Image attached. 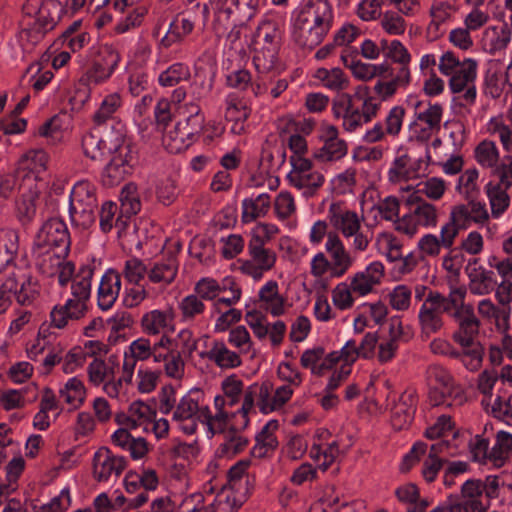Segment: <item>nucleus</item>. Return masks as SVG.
Returning a JSON list of instances; mask_svg holds the SVG:
<instances>
[{
	"mask_svg": "<svg viewBox=\"0 0 512 512\" xmlns=\"http://www.w3.org/2000/svg\"><path fill=\"white\" fill-rule=\"evenodd\" d=\"M120 214L116 219V228L120 230L126 226V221L131 216L136 215L141 209L138 188L135 183H127L120 191Z\"/></svg>",
	"mask_w": 512,
	"mask_h": 512,
	"instance_id": "47",
	"label": "nucleus"
},
{
	"mask_svg": "<svg viewBox=\"0 0 512 512\" xmlns=\"http://www.w3.org/2000/svg\"><path fill=\"white\" fill-rule=\"evenodd\" d=\"M157 416V412L144 401H133L126 412L117 413L115 422L119 426L130 427V429H141L147 431L150 420Z\"/></svg>",
	"mask_w": 512,
	"mask_h": 512,
	"instance_id": "33",
	"label": "nucleus"
},
{
	"mask_svg": "<svg viewBox=\"0 0 512 512\" xmlns=\"http://www.w3.org/2000/svg\"><path fill=\"white\" fill-rule=\"evenodd\" d=\"M48 162L49 155L45 150L31 149L20 159L16 175L20 182H24L27 178H35L37 186L44 187L45 181L42 174L46 172Z\"/></svg>",
	"mask_w": 512,
	"mask_h": 512,
	"instance_id": "27",
	"label": "nucleus"
},
{
	"mask_svg": "<svg viewBox=\"0 0 512 512\" xmlns=\"http://www.w3.org/2000/svg\"><path fill=\"white\" fill-rule=\"evenodd\" d=\"M127 460L106 447L99 448L93 456V477L97 482L117 479L125 470Z\"/></svg>",
	"mask_w": 512,
	"mask_h": 512,
	"instance_id": "22",
	"label": "nucleus"
},
{
	"mask_svg": "<svg viewBox=\"0 0 512 512\" xmlns=\"http://www.w3.org/2000/svg\"><path fill=\"white\" fill-rule=\"evenodd\" d=\"M411 81L412 75L403 69L391 72L389 80H378L374 85L373 90L379 99L370 95L367 86L359 85L354 94L342 93L333 99L332 114L342 121L346 132H357L377 116L381 101L391 99L398 90L406 89Z\"/></svg>",
	"mask_w": 512,
	"mask_h": 512,
	"instance_id": "2",
	"label": "nucleus"
},
{
	"mask_svg": "<svg viewBox=\"0 0 512 512\" xmlns=\"http://www.w3.org/2000/svg\"><path fill=\"white\" fill-rule=\"evenodd\" d=\"M23 11L46 31H51L57 24L62 5L58 0H27Z\"/></svg>",
	"mask_w": 512,
	"mask_h": 512,
	"instance_id": "25",
	"label": "nucleus"
},
{
	"mask_svg": "<svg viewBox=\"0 0 512 512\" xmlns=\"http://www.w3.org/2000/svg\"><path fill=\"white\" fill-rule=\"evenodd\" d=\"M489 500L484 495L482 481L470 479L463 483L458 507L464 512H485L489 507Z\"/></svg>",
	"mask_w": 512,
	"mask_h": 512,
	"instance_id": "38",
	"label": "nucleus"
},
{
	"mask_svg": "<svg viewBox=\"0 0 512 512\" xmlns=\"http://www.w3.org/2000/svg\"><path fill=\"white\" fill-rule=\"evenodd\" d=\"M33 247L70 249V234L64 221L50 218L39 229Z\"/></svg>",
	"mask_w": 512,
	"mask_h": 512,
	"instance_id": "23",
	"label": "nucleus"
},
{
	"mask_svg": "<svg viewBox=\"0 0 512 512\" xmlns=\"http://www.w3.org/2000/svg\"><path fill=\"white\" fill-rule=\"evenodd\" d=\"M487 132L490 135H495L499 138L502 148L505 152H512V124L505 116L498 115L491 117L486 124Z\"/></svg>",
	"mask_w": 512,
	"mask_h": 512,
	"instance_id": "57",
	"label": "nucleus"
},
{
	"mask_svg": "<svg viewBox=\"0 0 512 512\" xmlns=\"http://www.w3.org/2000/svg\"><path fill=\"white\" fill-rule=\"evenodd\" d=\"M44 187L37 186L35 178H27L20 182L18 190L19 199L16 202V215L23 224H29L36 216V201Z\"/></svg>",
	"mask_w": 512,
	"mask_h": 512,
	"instance_id": "29",
	"label": "nucleus"
},
{
	"mask_svg": "<svg viewBox=\"0 0 512 512\" xmlns=\"http://www.w3.org/2000/svg\"><path fill=\"white\" fill-rule=\"evenodd\" d=\"M382 45L385 58L399 65L396 70L403 69V71H407L411 74L410 64L412 61V55L405 45L397 39H393L390 42L383 40Z\"/></svg>",
	"mask_w": 512,
	"mask_h": 512,
	"instance_id": "56",
	"label": "nucleus"
},
{
	"mask_svg": "<svg viewBox=\"0 0 512 512\" xmlns=\"http://www.w3.org/2000/svg\"><path fill=\"white\" fill-rule=\"evenodd\" d=\"M426 378L430 384H435L442 390L439 395L433 396L431 400L434 406H446L449 408H459L468 401V395L464 386L459 383L452 372L440 364H431L426 369Z\"/></svg>",
	"mask_w": 512,
	"mask_h": 512,
	"instance_id": "12",
	"label": "nucleus"
},
{
	"mask_svg": "<svg viewBox=\"0 0 512 512\" xmlns=\"http://www.w3.org/2000/svg\"><path fill=\"white\" fill-rule=\"evenodd\" d=\"M18 249V232L10 228L0 229V272L13 265Z\"/></svg>",
	"mask_w": 512,
	"mask_h": 512,
	"instance_id": "53",
	"label": "nucleus"
},
{
	"mask_svg": "<svg viewBox=\"0 0 512 512\" xmlns=\"http://www.w3.org/2000/svg\"><path fill=\"white\" fill-rule=\"evenodd\" d=\"M468 285L464 287L474 296L490 294L497 285L494 271L485 268L478 258H470L466 266Z\"/></svg>",
	"mask_w": 512,
	"mask_h": 512,
	"instance_id": "24",
	"label": "nucleus"
},
{
	"mask_svg": "<svg viewBox=\"0 0 512 512\" xmlns=\"http://www.w3.org/2000/svg\"><path fill=\"white\" fill-rule=\"evenodd\" d=\"M512 452V434L499 431L496 434L495 444L491 448L490 463L495 467H502Z\"/></svg>",
	"mask_w": 512,
	"mask_h": 512,
	"instance_id": "64",
	"label": "nucleus"
},
{
	"mask_svg": "<svg viewBox=\"0 0 512 512\" xmlns=\"http://www.w3.org/2000/svg\"><path fill=\"white\" fill-rule=\"evenodd\" d=\"M119 370L117 356L111 355L106 359L94 358L87 367L88 380L93 386L103 385L104 392L111 398H118L124 394V370L116 379Z\"/></svg>",
	"mask_w": 512,
	"mask_h": 512,
	"instance_id": "16",
	"label": "nucleus"
},
{
	"mask_svg": "<svg viewBox=\"0 0 512 512\" xmlns=\"http://www.w3.org/2000/svg\"><path fill=\"white\" fill-rule=\"evenodd\" d=\"M196 15L182 13L176 15L170 22L168 30L159 42V47L168 49L175 44H181L195 28Z\"/></svg>",
	"mask_w": 512,
	"mask_h": 512,
	"instance_id": "37",
	"label": "nucleus"
},
{
	"mask_svg": "<svg viewBox=\"0 0 512 512\" xmlns=\"http://www.w3.org/2000/svg\"><path fill=\"white\" fill-rule=\"evenodd\" d=\"M431 163L430 148L426 149L424 157L413 159L407 152L394 157L387 171V180L391 185H399L402 191H409L411 186H402L411 180L418 179L425 174Z\"/></svg>",
	"mask_w": 512,
	"mask_h": 512,
	"instance_id": "17",
	"label": "nucleus"
},
{
	"mask_svg": "<svg viewBox=\"0 0 512 512\" xmlns=\"http://www.w3.org/2000/svg\"><path fill=\"white\" fill-rule=\"evenodd\" d=\"M182 323H192L202 317L206 312V305L194 293L184 296L177 304Z\"/></svg>",
	"mask_w": 512,
	"mask_h": 512,
	"instance_id": "58",
	"label": "nucleus"
},
{
	"mask_svg": "<svg viewBox=\"0 0 512 512\" xmlns=\"http://www.w3.org/2000/svg\"><path fill=\"white\" fill-rule=\"evenodd\" d=\"M278 233L277 225L265 222L256 224L250 230L247 243L248 257L238 260V269L243 275L258 282L275 268L278 254L268 244Z\"/></svg>",
	"mask_w": 512,
	"mask_h": 512,
	"instance_id": "5",
	"label": "nucleus"
},
{
	"mask_svg": "<svg viewBox=\"0 0 512 512\" xmlns=\"http://www.w3.org/2000/svg\"><path fill=\"white\" fill-rule=\"evenodd\" d=\"M476 317L485 323H494L499 330L508 328L509 312L499 307L490 298H484L478 301L476 305Z\"/></svg>",
	"mask_w": 512,
	"mask_h": 512,
	"instance_id": "48",
	"label": "nucleus"
},
{
	"mask_svg": "<svg viewBox=\"0 0 512 512\" xmlns=\"http://www.w3.org/2000/svg\"><path fill=\"white\" fill-rule=\"evenodd\" d=\"M475 162L490 174L497 169L502 158L497 144L493 140L484 139L480 141L473 150Z\"/></svg>",
	"mask_w": 512,
	"mask_h": 512,
	"instance_id": "49",
	"label": "nucleus"
},
{
	"mask_svg": "<svg viewBox=\"0 0 512 512\" xmlns=\"http://www.w3.org/2000/svg\"><path fill=\"white\" fill-rule=\"evenodd\" d=\"M313 78L324 88L334 92L344 91L350 86L348 75L339 67H320L314 71Z\"/></svg>",
	"mask_w": 512,
	"mask_h": 512,
	"instance_id": "50",
	"label": "nucleus"
},
{
	"mask_svg": "<svg viewBox=\"0 0 512 512\" xmlns=\"http://www.w3.org/2000/svg\"><path fill=\"white\" fill-rule=\"evenodd\" d=\"M325 251L317 252L310 260V274L315 278L328 275L332 279H340L355 264L356 257L345 247L336 232L328 234Z\"/></svg>",
	"mask_w": 512,
	"mask_h": 512,
	"instance_id": "8",
	"label": "nucleus"
},
{
	"mask_svg": "<svg viewBox=\"0 0 512 512\" xmlns=\"http://www.w3.org/2000/svg\"><path fill=\"white\" fill-rule=\"evenodd\" d=\"M407 202L412 206L410 211L421 228L431 229L438 225L439 210L436 205L423 199L417 193L410 194Z\"/></svg>",
	"mask_w": 512,
	"mask_h": 512,
	"instance_id": "44",
	"label": "nucleus"
},
{
	"mask_svg": "<svg viewBox=\"0 0 512 512\" xmlns=\"http://www.w3.org/2000/svg\"><path fill=\"white\" fill-rule=\"evenodd\" d=\"M409 104L414 107L413 119L408 126V142L430 148L432 138L441 130L443 105L436 102L420 101L410 97Z\"/></svg>",
	"mask_w": 512,
	"mask_h": 512,
	"instance_id": "10",
	"label": "nucleus"
},
{
	"mask_svg": "<svg viewBox=\"0 0 512 512\" xmlns=\"http://www.w3.org/2000/svg\"><path fill=\"white\" fill-rule=\"evenodd\" d=\"M121 290V276L114 269H107L102 275L97 289V304L107 311L115 304Z\"/></svg>",
	"mask_w": 512,
	"mask_h": 512,
	"instance_id": "41",
	"label": "nucleus"
},
{
	"mask_svg": "<svg viewBox=\"0 0 512 512\" xmlns=\"http://www.w3.org/2000/svg\"><path fill=\"white\" fill-rule=\"evenodd\" d=\"M439 72L448 78V88L452 94H459L463 107H472L477 100L476 79L478 62L473 58L459 57L452 51H445L438 60Z\"/></svg>",
	"mask_w": 512,
	"mask_h": 512,
	"instance_id": "7",
	"label": "nucleus"
},
{
	"mask_svg": "<svg viewBox=\"0 0 512 512\" xmlns=\"http://www.w3.org/2000/svg\"><path fill=\"white\" fill-rule=\"evenodd\" d=\"M290 185L298 190H303L306 197H312L325 183V176L322 172L312 169L288 180Z\"/></svg>",
	"mask_w": 512,
	"mask_h": 512,
	"instance_id": "59",
	"label": "nucleus"
},
{
	"mask_svg": "<svg viewBox=\"0 0 512 512\" xmlns=\"http://www.w3.org/2000/svg\"><path fill=\"white\" fill-rule=\"evenodd\" d=\"M96 187L87 180L76 182L70 193L69 214L73 225L83 229L95 222Z\"/></svg>",
	"mask_w": 512,
	"mask_h": 512,
	"instance_id": "15",
	"label": "nucleus"
},
{
	"mask_svg": "<svg viewBox=\"0 0 512 512\" xmlns=\"http://www.w3.org/2000/svg\"><path fill=\"white\" fill-rule=\"evenodd\" d=\"M184 109L189 115L185 119L178 121V125L185 130L186 136H190L195 141L204 129L205 116L199 104L195 102L186 103Z\"/></svg>",
	"mask_w": 512,
	"mask_h": 512,
	"instance_id": "55",
	"label": "nucleus"
},
{
	"mask_svg": "<svg viewBox=\"0 0 512 512\" xmlns=\"http://www.w3.org/2000/svg\"><path fill=\"white\" fill-rule=\"evenodd\" d=\"M92 265H82L70 280V295L63 304H56L50 312L51 326L63 329L70 321L85 317L89 310L94 276Z\"/></svg>",
	"mask_w": 512,
	"mask_h": 512,
	"instance_id": "6",
	"label": "nucleus"
},
{
	"mask_svg": "<svg viewBox=\"0 0 512 512\" xmlns=\"http://www.w3.org/2000/svg\"><path fill=\"white\" fill-rule=\"evenodd\" d=\"M178 265L176 259L170 257L163 261L156 262L148 272L151 282L167 286L172 283L177 275Z\"/></svg>",
	"mask_w": 512,
	"mask_h": 512,
	"instance_id": "63",
	"label": "nucleus"
},
{
	"mask_svg": "<svg viewBox=\"0 0 512 512\" xmlns=\"http://www.w3.org/2000/svg\"><path fill=\"white\" fill-rule=\"evenodd\" d=\"M417 396L415 391L406 390L391 407V424L396 430L408 427L416 412Z\"/></svg>",
	"mask_w": 512,
	"mask_h": 512,
	"instance_id": "40",
	"label": "nucleus"
},
{
	"mask_svg": "<svg viewBox=\"0 0 512 512\" xmlns=\"http://www.w3.org/2000/svg\"><path fill=\"white\" fill-rule=\"evenodd\" d=\"M512 41V29L508 23L487 26L481 35L482 49L489 55L506 51Z\"/></svg>",
	"mask_w": 512,
	"mask_h": 512,
	"instance_id": "36",
	"label": "nucleus"
},
{
	"mask_svg": "<svg viewBox=\"0 0 512 512\" xmlns=\"http://www.w3.org/2000/svg\"><path fill=\"white\" fill-rule=\"evenodd\" d=\"M294 388L281 385L272 392V385L268 382L253 383L247 387V391L239 408L241 414L240 426L245 428L249 424V414L254 410L255 404L264 414L281 410L291 399Z\"/></svg>",
	"mask_w": 512,
	"mask_h": 512,
	"instance_id": "9",
	"label": "nucleus"
},
{
	"mask_svg": "<svg viewBox=\"0 0 512 512\" xmlns=\"http://www.w3.org/2000/svg\"><path fill=\"white\" fill-rule=\"evenodd\" d=\"M250 465L249 459L239 460L232 465L227 472V483L224 487L249 496L255 484V477L248 471Z\"/></svg>",
	"mask_w": 512,
	"mask_h": 512,
	"instance_id": "42",
	"label": "nucleus"
},
{
	"mask_svg": "<svg viewBox=\"0 0 512 512\" xmlns=\"http://www.w3.org/2000/svg\"><path fill=\"white\" fill-rule=\"evenodd\" d=\"M507 190L501 187V184H495L494 181H489L484 186L490 207V218L499 219L508 210L511 199Z\"/></svg>",
	"mask_w": 512,
	"mask_h": 512,
	"instance_id": "51",
	"label": "nucleus"
},
{
	"mask_svg": "<svg viewBox=\"0 0 512 512\" xmlns=\"http://www.w3.org/2000/svg\"><path fill=\"white\" fill-rule=\"evenodd\" d=\"M331 225L346 239L361 229L362 219L357 212L343 206L342 202H332L327 211Z\"/></svg>",
	"mask_w": 512,
	"mask_h": 512,
	"instance_id": "32",
	"label": "nucleus"
},
{
	"mask_svg": "<svg viewBox=\"0 0 512 512\" xmlns=\"http://www.w3.org/2000/svg\"><path fill=\"white\" fill-rule=\"evenodd\" d=\"M168 344H170L169 335H161L154 343H151L150 339L143 336L133 340L127 346L123 355V370L126 385L132 383L138 361H146L152 357L155 362L156 353H159L161 348Z\"/></svg>",
	"mask_w": 512,
	"mask_h": 512,
	"instance_id": "19",
	"label": "nucleus"
},
{
	"mask_svg": "<svg viewBox=\"0 0 512 512\" xmlns=\"http://www.w3.org/2000/svg\"><path fill=\"white\" fill-rule=\"evenodd\" d=\"M90 63L79 81L86 86H97L108 81L117 70L121 55L112 44L93 46L89 50Z\"/></svg>",
	"mask_w": 512,
	"mask_h": 512,
	"instance_id": "13",
	"label": "nucleus"
},
{
	"mask_svg": "<svg viewBox=\"0 0 512 512\" xmlns=\"http://www.w3.org/2000/svg\"><path fill=\"white\" fill-rule=\"evenodd\" d=\"M184 133L186 134L185 130L178 125V122L170 129L166 128L164 130L162 142L169 153L183 152L194 143V140L190 136L184 135Z\"/></svg>",
	"mask_w": 512,
	"mask_h": 512,
	"instance_id": "60",
	"label": "nucleus"
},
{
	"mask_svg": "<svg viewBox=\"0 0 512 512\" xmlns=\"http://www.w3.org/2000/svg\"><path fill=\"white\" fill-rule=\"evenodd\" d=\"M403 337L404 327L401 317L394 316L389 321L388 335L378 339L376 355L380 364L389 363L395 358Z\"/></svg>",
	"mask_w": 512,
	"mask_h": 512,
	"instance_id": "35",
	"label": "nucleus"
},
{
	"mask_svg": "<svg viewBox=\"0 0 512 512\" xmlns=\"http://www.w3.org/2000/svg\"><path fill=\"white\" fill-rule=\"evenodd\" d=\"M321 146L314 151V158L322 163L337 162L348 154V143L340 138L335 125L324 123L319 130Z\"/></svg>",
	"mask_w": 512,
	"mask_h": 512,
	"instance_id": "20",
	"label": "nucleus"
},
{
	"mask_svg": "<svg viewBox=\"0 0 512 512\" xmlns=\"http://www.w3.org/2000/svg\"><path fill=\"white\" fill-rule=\"evenodd\" d=\"M279 429L278 420H269L255 436V445L251 454L255 458H264L272 455L277 449L279 442L276 432Z\"/></svg>",
	"mask_w": 512,
	"mask_h": 512,
	"instance_id": "45",
	"label": "nucleus"
},
{
	"mask_svg": "<svg viewBox=\"0 0 512 512\" xmlns=\"http://www.w3.org/2000/svg\"><path fill=\"white\" fill-rule=\"evenodd\" d=\"M335 23L331 0H301L289 21L291 42L303 50H313L329 35Z\"/></svg>",
	"mask_w": 512,
	"mask_h": 512,
	"instance_id": "4",
	"label": "nucleus"
},
{
	"mask_svg": "<svg viewBox=\"0 0 512 512\" xmlns=\"http://www.w3.org/2000/svg\"><path fill=\"white\" fill-rule=\"evenodd\" d=\"M259 306L273 317L286 313L287 299L280 294L279 284L276 280L266 281L258 291Z\"/></svg>",
	"mask_w": 512,
	"mask_h": 512,
	"instance_id": "39",
	"label": "nucleus"
},
{
	"mask_svg": "<svg viewBox=\"0 0 512 512\" xmlns=\"http://www.w3.org/2000/svg\"><path fill=\"white\" fill-rule=\"evenodd\" d=\"M134 157L128 144H121L116 148V154L106 165L103 172V181L114 186L123 181L132 173Z\"/></svg>",
	"mask_w": 512,
	"mask_h": 512,
	"instance_id": "28",
	"label": "nucleus"
},
{
	"mask_svg": "<svg viewBox=\"0 0 512 512\" xmlns=\"http://www.w3.org/2000/svg\"><path fill=\"white\" fill-rule=\"evenodd\" d=\"M144 334L148 336L168 335L175 331V313L172 307L153 309L144 313L140 320Z\"/></svg>",
	"mask_w": 512,
	"mask_h": 512,
	"instance_id": "31",
	"label": "nucleus"
},
{
	"mask_svg": "<svg viewBox=\"0 0 512 512\" xmlns=\"http://www.w3.org/2000/svg\"><path fill=\"white\" fill-rule=\"evenodd\" d=\"M464 286L452 287L448 295L429 292L418 311L417 319L422 337L429 338L445 327L444 314H448L456 325L451 338L461 348L469 347L480 334V320L475 307L465 302Z\"/></svg>",
	"mask_w": 512,
	"mask_h": 512,
	"instance_id": "1",
	"label": "nucleus"
},
{
	"mask_svg": "<svg viewBox=\"0 0 512 512\" xmlns=\"http://www.w3.org/2000/svg\"><path fill=\"white\" fill-rule=\"evenodd\" d=\"M228 400L222 394H217L213 400L214 412L202 400L198 391H189L183 395L174 412L173 424L186 435L197 432L199 423L205 427L207 438L211 439L216 434L224 433L231 417L239 416V409L230 413L227 411Z\"/></svg>",
	"mask_w": 512,
	"mask_h": 512,
	"instance_id": "3",
	"label": "nucleus"
},
{
	"mask_svg": "<svg viewBox=\"0 0 512 512\" xmlns=\"http://www.w3.org/2000/svg\"><path fill=\"white\" fill-rule=\"evenodd\" d=\"M206 358L222 370L234 369L242 364L241 355L228 348L223 340H213L206 352Z\"/></svg>",
	"mask_w": 512,
	"mask_h": 512,
	"instance_id": "46",
	"label": "nucleus"
},
{
	"mask_svg": "<svg viewBox=\"0 0 512 512\" xmlns=\"http://www.w3.org/2000/svg\"><path fill=\"white\" fill-rule=\"evenodd\" d=\"M5 288L11 289L20 305H31L40 293L38 280L27 269L21 267H13L5 279Z\"/></svg>",
	"mask_w": 512,
	"mask_h": 512,
	"instance_id": "21",
	"label": "nucleus"
},
{
	"mask_svg": "<svg viewBox=\"0 0 512 512\" xmlns=\"http://www.w3.org/2000/svg\"><path fill=\"white\" fill-rule=\"evenodd\" d=\"M357 185V171L348 167L344 171L334 175L328 183L330 192L336 196L353 194Z\"/></svg>",
	"mask_w": 512,
	"mask_h": 512,
	"instance_id": "61",
	"label": "nucleus"
},
{
	"mask_svg": "<svg viewBox=\"0 0 512 512\" xmlns=\"http://www.w3.org/2000/svg\"><path fill=\"white\" fill-rule=\"evenodd\" d=\"M489 210L483 201L469 200L466 203L453 205L445 221L449 228L458 237L461 230L472 226L483 228L489 223Z\"/></svg>",
	"mask_w": 512,
	"mask_h": 512,
	"instance_id": "18",
	"label": "nucleus"
},
{
	"mask_svg": "<svg viewBox=\"0 0 512 512\" xmlns=\"http://www.w3.org/2000/svg\"><path fill=\"white\" fill-rule=\"evenodd\" d=\"M457 237L449 226L444 222L439 231V236L433 233H426L419 238L416 248L421 258H436L442 249H449L454 246Z\"/></svg>",
	"mask_w": 512,
	"mask_h": 512,
	"instance_id": "30",
	"label": "nucleus"
},
{
	"mask_svg": "<svg viewBox=\"0 0 512 512\" xmlns=\"http://www.w3.org/2000/svg\"><path fill=\"white\" fill-rule=\"evenodd\" d=\"M70 249L32 247V256L38 270L47 277H57L60 287H66L76 274L75 265L67 261Z\"/></svg>",
	"mask_w": 512,
	"mask_h": 512,
	"instance_id": "14",
	"label": "nucleus"
},
{
	"mask_svg": "<svg viewBox=\"0 0 512 512\" xmlns=\"http://www.w3.org/2000/svg\"><path fill=\"white\" fill-rule=\"evenodd\" d=\"M285 21L277 13H267L258 25V36L263 46L280 49L284 35Z\"/></svg>",
	"mask_w": 512,
	"mask_h": 512,
	"instance_id": "43",
	"label": "nucleus"
},
{
	"mask_svg": "<svg viewBox=\"0 0 512 512\" xmlns=\"http://www.w3.org/2000/svg\"><path fill=\"white\" fill-rule=\"evenodd\" d=\"M197 349V339L190 329H181L170 344L161 348L155 355V363H163V371L168 378L180 381L185 376L186 359L191 358Z\"/></svg>",
	"mask_w": 512,
	"mask_h": 512,
	"instance_id": "11",
	"label": "nucleus"
},
{
	"mask_svg": "<svg viewBox=\"0 0 512 512\" xmlns=\"http://www.w3.org/2000/svg\"><path fill=\"white\" fill-rule=\"evenodd\" d=\"M247 497L231 490V488L223 487L215 496L212 495L208 505L211 508V512H235L245 502Z\"/></svg>",
	"mask_w": 512,
	"mask_h": 512,
	"instance_id": "52",
	"label": "nucleus"
},
{
	"mask_svg": "<svg viewBox=\"0 0 512 512\" xmlns=\"http://www.w3.org/2000/svg\"><path fill=\"white\" fill-rule=\"evenodd\" d=\"M388 307L381 301L360 305L353 320V331L362 334L366 328L381 326L387 318Z\"/></svg>",
	"mask_w": 512,
	"mask_h": 512,
	"instance_id": "34",
	"label": "nucleus"
},
{
	"mask_svg": "<svg viewBox=\"0 0 512 512\" xmlns=\"http://www.w3.org/2000/svg\"><path fill=\"white\" fill-rule=\"evenodd\" d=\"M191 78L190 67L183 62H174L158 75V84L161 87H174L181 82L189 81Z\"/></svg>",
	"mask_w": 512,
	"mask_h": 512,
	"instance_id": "62",
	"label": "nucleus"
},
{
	"mask_svg": "<svg viewBox=\"0 0 512 512\" xmlns=\"http://www.w3.org/2000/svg\"><path fill=\"white\" fill-rule=\"evenodd\" d=\"M271 204L270 195L261 193L257 196L245 198L242 201V214L241 218L244 223H249L259 217H263L269 211Z\"/></svg>",
	"mask_w": 512,
	"mask_h": 512,
	"instance_id": "54",
	"label": "nucleus"
},
{
	"mask_svg": "<svg viewBox=\"0 0 512 512\" xmlns=\"http://www.w3.org/2000/svg\"><path fill=\"white\" fill-rule=\"evenodd\" d=\"M385 275V267L380 261H372L363 270L353 273L347 278L356 297H365L381 284Z\"/></svg>",
	"mask_w": 512,
	"mask_h": 512,
	"instance_id": "26",
	"label": "nucleus"
}]
</instances>
